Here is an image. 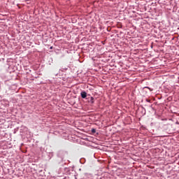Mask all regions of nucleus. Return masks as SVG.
<instances>
[{
  "instance_id": "obj_1",
  "label": "nucleus",
  "mask_w": 179,
  "mask_h": 179,
  "mask_svg": "<svg viewBox=\"0 0 179 179\" xmlns=\"http://www.w3.org/2000/svg\"><path fill=\"white\" fill-rule=\"evenodd\" d=\"M80 95L82 99H86V97H87V93H86V92H82Z\"/></svg>"
},
{
  "instance_id": "obj_2",
  "label": "nucleus",
  "mask_w": 179,
  "mask_h": 179,
  "mask_svg": "<svg viewBox=\"0 0 179 179\" xmlns=\"http://www.w3.org/2000/svg\"><path fill=\"white\" fill-rule=\"evenodd\" d=\"M91 132H92V134H96V130H95V129H92L91 130Z\"/></svg>"
},
{
  "instance_id": "obj_3",
  "label": "nucleus",
  "mask_w": 179,
  "mask_h": 179,
  "mask_svg": "<svg viewBox=\"0 0 179 179\" xmlns=\"http://www.w3.org/2000/svg\"><path fill=\"white\" fill-rule=\"evenodd\" d=\"M91 100H93V97H91Z\"/></svg>"
},
{
  "instance_id": "obj_4",
  "label": "nucleus",
  "mask_w": 179,
  "mask_h": 179,
  "mask_svg": "<svg viewBox=\"0 0 179 179\" xmlns=\"http://www.w3.org/2000/svg\"><path fill=\"white\" fill-rule=\"evenodd\" d=\"M25 1H30V0H25Z\"/></svg>"
}]
</instances>
